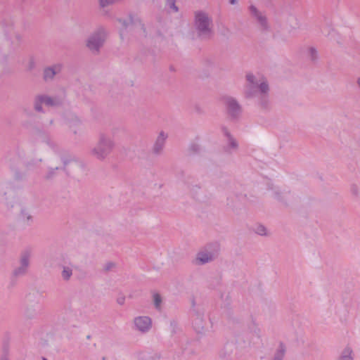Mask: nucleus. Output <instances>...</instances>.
<instances>
[{"instance_id": "obj_1", "label": "nucleus", "mask_w": 360, "mask_h": 360, "mask_svg": "<svg viewBox=\"0 0 360 360\" xmlns=\"http://www.w3.org/2000/svg\"><path fill=\"white\" fill-rule=\"evenodd\" d=\"M246 80L247 84L244 89V94L246 98H252L260 94L269 92L267 80L262 75L248 73Z\"/></svg>"}, {"instance_id": "obj_2", "label": "nucleus", "mask_w": 360, "mask_h": 360, "mask_svg": "<svg viewBox=\"0 0 360 360\" xmlns=\"http://www.w3.org/2000/svg\"><path fill=\"white\" fill-rule=\"evenodd\" d=\"M114 140L104 133H101L96 144L89 150V155L98 160H104L113 150Z\"/></svg>"}, {"instance_id": "obj_3", "label": "nucleus", "mask_w": 360, "mask_h": 360, "mask_svg": "<svg viewBox=\"0 0 360 360\" xmlns=\"http://www.w3.org/2000/svg\"><path fill=\"white\" fill-rule=\"evenodd\" d=\"M195 29L198 35L202 39H209L212 36V19L204 11L195 13Z\"/></svg>"}, {"instance_id": "obj_4", "label": "nucleus", "mask_w": 360, "mask_h": 360, "mask_svg": "<svg viewBox=\"0 0 360 360\" xmlns=\"http://www.w3.org/2000/svg\"><path fill=\"white\" fill-rule=\"evenodd\" d=\"M219 251L220 247L217 243L206 245L197 253L195 264L202 265L213 261L218 257Z\"/></svg>"}, {"instance_id": "obj_5", "label": "nucleus", "mask_w": 360, "mask_h": 360, "mask_svg": "<svg viewBox=\"0 0 360 360\" xmlns=\"http://www.w3.org/2000/svg\"><path fill=\"white\" fill-rule=\"evenodd\" d=\"M106 38V32L103 28H99L92 33L87 39L86 46L93 53H98L103 45Z\"/></svg>"}, {"instance_id": "obj_6", "label": "nucleus", "mask_w": 360, "mask_h": 360, "mask_svg": "<svg viewBox=\"0 0 360 360\" xmlns=\"http://www.w3.org/2000/svg\"><path fill=\"white\" fill-rule=\"evenodd\" d=\"M250 15L257 21V25L262 31H268L270 28L268 20L264 12L259 11L255 6L249 7Z\"/></svg>"}, {"instance_id": "obj_7", "label": "nucleus", "mask_w": 360, "mask_h": 360, "mask_svg": "<svg viewBox=\"0 0 360 360\" xmlns=\"http://www.w3.org/2000/svg\"><path fill=\"white\" fill-rule=\"evenodd\" d=\"M134 330L141 333H146L152 328V320L147 316H139L134 319L133 321Z\"/></svg>"}, {"instance_id": "obj_8", "label": "nucleus", "mask_w": 360, "mask_h": 360, "mask_svg": "<svg viewBox=\"0 0 360 360\" xmlns=\"http://www.w3.org/2000/svg\"><path fill=\"white\" fill-rule=\"evenodd\" d=\"M228 114L233 118H237L241 113V107L238 101L230 96L223 98Z\"/></svg>"}, {"instance_id": "obj_9", "label": "nucleus", "mask_w": 360, "mask_h": 360, "mask_svg": "<svg viewBox=\"0 0 360 360\" xmlns=\"http://www.w3.org/2000/svg\"><path fill=\"white\" fill-rule=\"evenodd\" d=\"M30 253L28 251L24 252L22 254L19 266L13 270L14 276H22L26 274L30 265Z\"/></svg>"}, {"instance_id": "obj_10", "label": "nucleus", "mask_w": 360, "mask_h": 360, "mask_svg": "<svg viewBox=\"0 0 360 360\" xmlns=\"http://www.w3.org/2000/svg\"><path fill=\"white\" fill-rule=\"evenodd\" d=\"M167 137L168 135L165 131H161L159 133L153 147V153L159 155L162 153Z\"/></svg>"}, {"instance_id": "obj_11", "label": "nucleus", "mask_w": 360, "mask_h": 360, "mask_svg": "<svg viewBox=\"0 0 360 360\" xmlns=\"http://www.w3.org/2000/svg\"><path fill=\"white\" fill-rule=\"evenodd\" d=\"M355 354L350 345H346L339 352L336 360H354Z\"/></svg>"}, {"instance_id": "obj_12", "label": "nucleus", "mask_w": 360, "mask_h": 360, "mask_svg": "<svg viewBox=\"0 0 360 360\" xmlns=\"http://www.w3.org/2000/svg\"><path fill=\"white\" fill-rule=\"evenodd\" d=\"M253 98L257 99V103L262 109L268 110L270 108L269 92L260 94Z\"/></svg>"}, {"instance_id": "obj_13", "label": "nucleus", "mask_w": 360, "mask_h": 360, "mask_svg": "<svg viewBox=\"0 0 360 360\" xmlns=\"http://www.w3.org/2000/svg\"><path fill=\"white\" fill-rule=\"evenodd\" d=\"M61 69L62 66L60 64L46 68L44 70V79L46 81L52 79L56 74L61 71Z\"/></svg>"}, {"instance_id": "obj_14", "label": "nucleus", "mask_w": 360, "mask_h": 360, "mask_svg": "<svg viewBox=\"0 0 360 360\" xmlns=\"http://www.w3.org/2000/svg\"><path fill=\"white\" fill-rule=\"evenodd\" d=\"M285 346L282 343L280 342L274 354V356L271 359H268L266 357H262L261 360H283L285 354Z\"/></svg>"}, {"instance_id": "obj_15", "label": "nucleus", "mask_w": 360, "mask_h": 360, "mask_svg": "<svg viewBox=\"0 0 360 360\" xmlns=\"http://www.w3.org/2000/svg\"><path fill=\"white\" fill-rule=\"evenodd\" d=\"M224 134L226 136L228 141V144L225 147L226 151L231 153L232 152V150H237L238 144L236 140L230 134V133L226 129H224Z\"/></svg>"}, {"instance_id": "obj_16", "label": "nucleus", "mask_w": 360, "mask_h": 360, "mask_svg": "<svg viewBox=\"0 0 360 360\" xmlns=\"http://www.w3.org/2000/svg\"><path fill=\"white\" fill-rule=\"evenodd\" d=\"M39 101H42L43 104L47 106H56L60 103V101L58 98H53L46 95H39Z\"/></svg>"}, {"instance_id": "obj_17", "label": "nucleus", "mask_w": 360, "mask_h": 360, "mask_svg": "<svg viewBox=\"0 0 360 360\" xmlns=\"http://www.w3.org/2000/svg\"><path fill=\"white\" fill-rule=\"evenodd\" d=\"M253 231L255 233L262 236L268 235L266 228L262 224H256L253 228Z\"/></svg>"}, {"instance_id": "obj_18", "label": "nucleus", "mask_w": 360, "mask_h": 360, "mask_svg": "<svg viewBox=\"0 0 360 360\" xmlns=\"http://www.w3.org/2000/svg\"><path fill=\"white\" fill-rule=\"evenodd\" d=\"M72 275V269L69 266H63L61 276L63 280L68 281Z\"/></svg>"}, {"instance_id": "obj_19", "label": "nucleus", "mask_w": 360, "mask_h": 360, "mask_svg": "<svg viewBox=\"0 0 360 360\" xmlns=\"http://www.w3.org/2000/svg\"><path fill=\"white\" fill-rule=\"evenodd\" d=\"M122 0H99L101 7L104 8L110 5L121 2Z\"/></svg>"}, {"instance_id": "obj_20", "label": "nucleus", "mask_w": 360, "mask_h": 360, "mask_svg": "<svg viewBox=\"0 0 360 360\" xmlns=\"http://www.w3.org/2000/svg\"><path fill=\"white\" fill-rule=\"evenodd\" d=\"M21 216L24 221L27 224H30L32 222V217L28 212L22 210L21 212Z\"/></svg>"}, {"instance_id": "obj_21", "label": "nucleus", "mask_w": 360, "mask_h": 360, "mask_svg": "<svg viewBox=\"0 0 360 360\" xmlns=\"http://www.w3.org/2000/svg\"><path fill=\"white\" fill-rule=\"evenodd\" d=\"M309 57L313 61L316 60L318 57L317 51L316 49L311 47L308 50Z\"/></svg>"}, {"instance_id": "obj_22", "label": "nucleus", "mask_w": 360, "mask_h": 360, "mask_svg": "<svg viewBox=\"0 0 360 360\" xmlns=\"http://www.w3.org/2000/svg\"><path fill=\"white\" fill-rule=\"evenodd\" d=\"M153 301L154 304L157 309H159L160 307V304L162 302V299L160 295L158 293H155L153 295Z\"/></svg>"}, {"instance_id": "obj_23", "label": "nucleus", "mask_w": 360, "mask_h": 360, "mask_svg": "<svg viewBox=\"0 0 360 360\" xmlns=\"http://www.w3.org/2000/svg\"><path fill=\"white\" fill-rule=\"evenodd\" d=\"M34 67H35L34 59L32 57H31L29 58V60L26 64V68L27 70H32L34 68Z\"/></svg>"}, {"instance_id": "obj_24", "label": "nucleus", "mask_w": 360, "mask_h": 360, "mask_svg": "<svg viewBox=\"0 0 360 360\" xmlns=\"http://www.w3.org/2000/svg\"><path fill=\"white\" fill-rule=\"evenodd\" d=\"M43 104L42 101H39V96L36 97L34 101V108L37 111L41 112L42 110L41 105Z\"/></svg>"}, {"instance_id": "obj_25", "label": "nucleus", "mask_w": 360, "mask_h": 360, "mask_svg": "<svg viewBox=\"0 0 360 360\" xmlns=\"http://www.w3.org/2000/svg\"><path fill=\"white\" fill-rule=\"evenodd\" d=\"M176 0H167V5L169 6L171 9H172L174 12L178 11V8L175 5Z\"/></svg>"}, {"instance_id": "obj_26", "label": "nucleus", "mask_w": 360, "mask_h": 360, "mask_svg": "<svg viewBox=\"0 0 360 360\" xmlns=\"http://www.w3.org/2000/svg\"><path fill=\"white\" fill-rule=\"evenodd\" d=\"M58 167H56V168H54V169H51L49 170V172H48V174H46V179H50V178H51V177L53 176V174H55V172H56V170H58Z\"/></svg>"}, {"instance_id": "obj_27", "label": "nucleus", "mask_w": 360, "mask_h": 360, "mask_svg": "<svg viewBox=\"0 0 360 360\" xmlns=\"http://www.w3.org/2000/svg\"><path fill=\"white\" fill-rule=\"evenodd\" d=\"M114 266V264L112 263H109L106 265L105 266V269L106 270H110L111 268H112V266Z\"/></svg>"}, {"instance_id": "obj_28", "label": "nucleus", "mask_w": 360, "mask_h": 360, "mask_svg": "<svg viewBox=\"0 0 360 360\" xmlns=\"http://www.w3.org/2000/svg\"><path fill=\"white\" fill-rule=\"evenodd\" d=\"M46 143H47V145L50 146L51 147L53 146V143L49 139L46 141Z\"/></svg>"}, {"instance_id": "obj_29", "label": "nucleus", "mask_w": 360, "mask_h": 360, "mask_svg": "<svg viewBox=\"0 0 360 360\" xmlns=\"http://www.w3.org/2000/svg\"><path fill=\"white\" fill-rule=\"evenodd\" d=\"M124 298H120V299H118L117 302L120 304H122L124 303Z\"/></svg>"}, {"instance_id": "obj_30", "label": "nucleus", "mask_w": 360, "mask_h": 360, "mask_svg": "<svg viewBox=\"0 0 360 360\" xmlns=\"http://www.w3.org/2000/svg\"><path fill=\"white\" fill-rule=\"evenodd\" d=\"M0 360H8V358L6 355H4L1 357Z\"/></svg>"}, {"instance_id": "obj_31", "label": "nucleus", "mask_w": 360, "mask_h": 360, "mask_svg": "<svg viewBox=\"0 0 360 360\" xmlns=\"http://www.w3.org/2000/svg\"><path fill=\"white\" fill-rule=\"evenodd\" d=\"M70 161V160H67L66 159H63V164H64V165H65H65H68V163Z\"/></svg>"}, {"instance_id": "obj_32", "label": "nucleus", "mask_w": 360, "mask_h": 360, "mask_svg": "<svg viewBox=\"0 0 360 360\" xmlns=\"http://www.w3.org/2000/svg\"><path fill=\"white\" fill-rule=\"evenodd\" d=\"M237 2V0H229V3L231 4H236Z\"/></svg>"}, {"instance_id": "obj_33", "label": "nucleus", "mask_w": 360, "mask_h": 360, "mask_svg": "<svg viewBox=\"0 0 360 360\" xmlns=\"http://www.w3.org/2000/svg\"><path fill=\"white\" fill-rule=\"evenodd\" d=\"M356 83H357L359 87L360 88V77L357 79Z\"/></svg>"}, {"instance_id": "obj_34", "label": "nucleus", "mask_w": 360, "mask_h": 360, "mask_svg": "<svg viewBox=\"0 0 360 360\" xmlns=\"http://www.w3.org/2000/svg\"><path fill=\"white\" fill-rule=\"evenodd\" d=\"M120 35H121V37H122V36H123V33H122V32H121V33H120Z\"/></svg>"}, {"instance_id": "obj_35", "label": "nucleus", "mask_w": 360, "mask_h": 360, "mask_svg": "<svg viewBox=\"0 0 360 360\" xmlns=\"http://www.w3.org/2000/svg\"><path fill=\"white\" fill-rule=\"evenodd\" d=\"M42 360H48V359L44 357V358L42 359Z\"/></svg>"}]
</instances>
